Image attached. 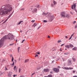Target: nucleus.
Instances as JSON below:
<instances>
[{"label":"nucleus","mask_w":77,"mask_h":77,"mask_svg":"<svg viewBox=\"0 0 77 77\" xmlns=\"http://www.w3.org/2000/svg\"><path fill=\"white\" fill-rule=\"evenodd\" d=\"M12 6L9 5H7L6 6H3L0 9V15L2 17L6 14H8V12H11L12 10Z\"/></svg>","instance_id":"1"},{"label":"nucleus","mask_w":77,"mask_h":77,"mask_svg":"<svg viewBox=\"0 0 77 77\" xmlns=\"http://www.w3.org/2000/svg\"><path fill=\"white\" fill-rule=\"evenodd\" d=\"M6 39H8L10 40L14 39V36L11 33H9L8 35L4 36L0 40V48H2L3 46L4 43V41Z\"/></svg>","instance_id":"2"},{"label":"nucleus","mask_w":77,"mask_h":77,"mask_svg":"<svg viewBox=\"0 0 77 77\" xmlns=\"http://www.w3.org/2000/svg\"><path fill=\"white\" fill-rule=\"evenodd\" d=\"M76 4H74V3H73V5H72L71 6V8L72 9H74L75 11L77 12V11H76V9H75V7H76Z\"/></svg>","instance_id":"3"},{"label":"nucleus","mask_w":77,"mask_h":77,"mask_svg":"<svg viewBox=\"0 0 77 77\" xmlns=\"http://www.w3.org/2000/svg\"><path fill=\"white\" fill-rule=\"evenodd\" d=\"M61 16L63 18H65L66 17V14L65 12H62L61 13Z\"/></svg>","instance_id":"4"},{"label":"nucleus","mask_w":77,"mask_h":77,"mask_svg":"<svg viewBox=\"0 0 77 77\" xmlns=\"http://www.w3.org/2000/svg\"><path fill=\"white\" fill-rule=\"evenodd\" d=\"M53 70L54 71V72H57V73L59 72V69L58 68H54L53 69Z\"/></svg>","instance_id":"5"},{"label":"nucleus","mask_w":77,"mask_h":77,"mask_svg":"<svg viewBox=\"0 0 77 77\" xmlns=\"http://www.w3.org/2000/svg\"><path fill=\"white\" fill-rule=\"evenodd\" d=\"M54 16H51L49 20L50 21H52L53 20V19H54Z\"/></svg>","instance_id":"6"},{"label":"nucleus","mask_w":77,"mask_h":77,"mask_svg":"<svg viewBox=\"0 0 77 77\" xmlns=\"http://www.w3.org/2000/svg\"><path fill=\"white\" fill-rule=\"evenodd\" d=\"M43 71L45 72H49L50 70L48 69H45L43 70Z\"/></svg>","instance_id":"7"},{"label":"nucleus","mask_w":77,"mask_h":77,"mask_svg":"<svg viewBox=\"0 0 77 77\" xmlns=\"http://www.w3.org/2000/svg\"><path fill=\"white\" fill-rule=\"evenodd\" d=\"M71 64H72V63L71 62V60H69L68 65V66H69V65H71Z\"/></svg>","instance_id":"8"},{"label":"nucleus","mask_w":77,"mask_h":77,"mask_svg":"<svg viewBox=\"0 0 77 77\" xmlns=\"http://www.w3.org/2000/svg\"><path fill=\"white\" fill-rule=\"evenodd\" d=\"M29 61V59H26L25 60V63H26L27 62H28Z\"/></svg>","instance_id":"9"},{"label":"nucleus","mask_w":77,"mask_h":77,"mask_svg":"<svg viewBox=\"0 0 77 77\" xmlns=\"http://www.w3.org/2000/svg\"><path fill=\"white\" fill-rule=\"evenodd\" d=\"M11 75H12V72H10L8 75V77H11Z\"/></svg>","instance_id":"10"},{"label":"nucleus","mask_w":77,"mask_h":77,"mask_svg":"<svg viewBox=\"0 0 77 77\" xmlns=\"http://www.w3.org/2000/svg\"><path fill=\"white\" fill-rule=\"evenodd\" d=\"M22 22H23V21H21L19 22L17 24V25H19V24H20Z\"/></svg>","instance_id":"11"},{"label":"nucleus","mask_w":77,"mask_h":77,"mask_svg":"<svg viewBox=\"0 0 77 77\" xmlns=\"http://www.w3.org/2000/svg\"><path fill=\"white\" fill-rule=\"evenodd\" d=\"M69 46L70 47V48H72L74 47V46H73V45H72L71 44H70L69 45Z\"/></svg>","instance_id":"12"},{"label":"nucleus","mask_w":77,"mask_h":77,"mask_svg":"<svg viewBox=\"0 0 77 77\" xmlns=\"http://www.w3.org/2000/svg\"><path fill=\"white\" fill-rule=\"evenodd\" d=\"M65 47H66V48H69V46L68 45H66L65 46Z\"/></svg>","instance_id":"13"},{"label":"nucleus","mask_w":77,"mask_h":77,"mask_svg":"<svg viewBox=\"0 0 77 77\" xmlns=\"http://www.w3.org/2000/svg\"><path fill=\"white\" fill-rule=\"evenodd\" d=\"M69 17H70V15H69L66 14V18H68Z\"/></svg>","instance_id":"14"},{"label":"nucleus","mask_w":77,"mask_h":77,"mask_svg":"<svg viewBox=\"0 0 77 77\" xmlns=\"http://www.w3.org/2000/svg\"><path fill=\"white\" fill-rule=\"evenodd\" d=\"M74 33L73 34H72L71 36L69 38V40H70V39H71L72 38V36H73V35H74Z\"/></svg>","instance_id":"15"},{"label":"nucleus","mask_w":77,"mask_h":77,"mask_svg":"<svg viewBox=\"0 0 77 77\" xmlns=\"http://www.w3.org/2000/svg\"><path fill=\"white\" fill-rule=\"evenodd\" d=\"M48 14V13H43V15H46Z\"/></svg>","instance_id":"16"},{"label":"nucleus","mask_w":77,"mask_h":77,"mask_svg":"<svg viewBox=\"0 0 77 77\" xmlns=\"http://www.w3.org/2000/svg\"><path fill=\"white\" fill-rule=\"evenodd\" d=\"M72 50H77V48L74 47V48H72Z\"/></svg>","instance_id":"17"},{"label":"nucleus","mask_w":77,"mask_h":77,"mask_svg":"<svg viewBox=\"0 0 77 77\" xmlns=\"http://www.w3.org/2000/svg\"><path fill=\"white\" fill-rule=\"evenodd\" d=\"M36 23H35L34 24V25L32 26L33 27V26H34V27H35V26H37V24H36Z\"/></svg>","instance_id":"18"},{"label":"nucleus","mask_w":77,"mask_h":77,"mask_svg":"<svg viewBox=\"0 0 77 77\" xmlns=\"http://www.w3.org/2000/svg\"><path fill=\"white\" fill-rule=\"evenodd\" d=\"M53 3H54V5H56V4H57V3L56 2L54 1Z\"/></svg>","instance_id":"19"},{"label":"nucleus","mask_w":77,"mask_h":77,"mask_svg":"<svg viewBox=\"0 0 77 77\" xmlns=\"http://www.w3.org/2000/svg\"><path fill=\"white\" fill-rule=\"evenodd\" d=\"M63 69H69V68H68V67H64Z\"/></svg>","instance_id":"20"},{"label":"nucleus","mask_w":77,"mask_h":77,"mask_svg":"<svg viewBox=\"0 0 77 77\" xmlns=\"http://www.w3.org/2000/svg\"><path fill=\"white\" fill-rule=\"evenodd\" d=\"M11 16H12V14H11L10 15H9V16L7 18L8 19H9V18H10V17H11Z\"/></svg>","instance_id":"21"},{"label":"nucleus","mask_w":77,"mask_h":77,"mask_svg":"<svg viewBox=\"0 0 77 77\" xmlns=\"http://www.w3.org/2000/svg\"><path fill=\"white\" fill-rule=\"evenodd\" d=\"M16 68H17V66H15L14 67V71L16 69Z\"/></svg>","instance_id":"22"},{"label":"nucleus","mask_w":77,"mask_h":77,"mask_svg":"<svg viewBox=\"0 0 77 77\" xmlns=\"http://www.w3.org/2000/svg\"><path fill=\"white\" fill-rule=\"evenodd\" d=\"M8 18H7V19H6V20L5 21L3 22V23H6V21H8Z\"/></svg>","instance_id":"23"},{"label":"nucleus","mask_w":77,"mask_h":77,"mask_svg":"<svg viewBox=\"0 0 77 77\" xmlns=\"http://www.w3.org/2000/svg\"><path fill=\"white\" fill-rule=\"evenodd\" d=\"M52 75H48V77H52Z\"/></svg>","instance_id":"24"},{"label":"nucleus","mask_w":77,"mask_h":77,"mask_svg":"<svg viewBox=\"0 0 77 77\" xmlns=\"http://www.w3.org/2000/svg\"><path fill=\"white\" fill-rule=\"evenodd\" d=\"M37 11V9L35 8L34 9V12H36V11Z\"/></svg>","instance_id":"25"},{"label":"nucleus","mask_w":77,"mask_h":77,"mask_svg":"<svg viewBox=\"0 0 77 77\" xmlns=\"http://www.w3.org/2000/svg\"><path fill=\"white\" fill-rule=\"evenodd\" d=\"M58 43H59L60 42H61V40H59L57 41Z\"/></svg>","instance_id":"26"},{"label":"nucleus","mask_w":77,"mask_h":77,"mask_svg":"<svg viewBox=\"0 0 77 77\" xmlns=\"http://www.w3.org/2000/svg\"><path fill=\"white\" fill-rule=\"evenodd\" d=\"M72 59L73 61H74V62H75V59L72 58Z\"/></svg>","instance_id":"27"},{"label":"nucleus","mask_w":77,"mask_h":77,"mask_svg":"<svg viewBox=\"0 0 77 77\" xmlns=\"http://www.w3.org/2000/svg\"><path fill=\"white\" fill-rule=\"evenodd\" d=\"M20 47H19L18 48V52L19 53V51L20 50Z\"/></svg>","instance_id":"28"},{"label":"nucleus","mask_w":77,"mask_h":77,"mask_svg":"<svg viewBox=\"0 0 77 77\" xmlns=\"http://www.w3.org/2000/svg\"><path fill=\"white\" fill-rule=\"evenodd\" d=\"M12 57V59L11 61L12 62H13V60H14V57Z\"/></svg>","instance_id":"29"},{"label":"nucleus","mask_w":77,"mask_h":77,"mask_svg":"<svg viewBox=\"0 0 77 77\" xmlns=\"http://www.w3.org/2000/svg\"><path fill=\"white\" fill-rule=\"evenodd\" d=\"M36 54H39V52H36Z\"/></svg>","instance_id":"30"},{"label":"nucleus","mask_w":77,"mask_h":77,"mask_svg":"<svg viewBox=\"0 0 77 77\" xmlns=\"http://www.w3.org/2000/svg\"><path fill=\"white\" fill-rule=\"evenodd\" d=\"M37 70H39V69H41V67L37 68Z\"/></svg>","instance_id":"31"},{"label":"nucleus","mask_w":77,"mask_h":77,"mask_svg":"<svg viewBox=\"0 0 77 77\" xmlns=\"http://www.w3.org/2000/svg\"><path fill=\"white\" fill-rule=\"evenodd\" d=\"M43 22H44V23H47V21L46 20H43Z\"/></svg>","instance_id":"32"},{"label":"nucleus","mask_w":77,"mask_h":77,"mask_svg":"<svg viewBox=\"0 0 77 77\" xmlns=\"http://www.w3.org/2000/svg\"><path fill=\"white\" fill-rule=\"evenodd\" d=\"M35 57H38V55L37 54H35Z\"/></svg>","instance_id":"33"},{"label":"nucleus","mask_w":77,"mask_h":77,"mask_svg":"<svg viewBox=\"0 0 77 77\" xmlns=\"http://www.w3.org/2000/svg\"><path fill=\"white\" fill-rule=\"evenodd\" d=\"M73 69V68H69V69Z\"/></svg>","instance_id":"34"},{"label":"nucleus","mask_w":77,"mask_h":77,"mask_svg":"<svg viewBox=\"0 0 77 77\" xmlns=\"http://www.w3.org/2000/svg\"><path fill=\"white\" fill-rule=\"evenodd\" d=\"M35 21V20H32V21H31V22L32 23H34Z\"/></svg>","instance_id":"35"},{"label":"nucleus","mask_w":77,"mask_h":77,"mask_svg":"<svg viewBox=\"0 0 77 77\" xmlns=\"http://www.w3.org/2000/svg\"><path fill=\"white\" fill-rule=\"evenodd\" d=\"M20 71H21V69L20 68H19V72H20Z\"/></svg>","instance_id":"36"},{"label":"nucleus","mask_w":77,"mask_h":77,"mask_svg":"<svg viewBox=\"0 0 77 77\" xmlns=\"http://www.w3.org/2000/svg\"><path fill=\"white\" fill-rule=\"evenodd\" d=\"M51 6H52V7H53V6H54V5L52 4H51Z\"/></svg>","instance_id":"37"},{"label":"nucleus","mask_w":77,"mask_h":77,"mask_svg":"<svg viewBox=\"0 0 77 77\" xmlns=\"http://www.w3.org/2000/svg\"><path fill=\"white\" fill-rule=\"evenodd\" d=\"M77 25H76L75 27V29H76V28H77Z\"/></svg>","instance_id":"38"},{"label":"nucleus","mask_w":77,"mask_h":77,"mask_svg":"<svg viewBox=\"0 0 77 77\" xmlns=\"http://www.w3.org/2000/svg\"><path fill=\"white\" fill-rule=\"evenodd\" d=\"M75 23H76V21H74L73 22V24H75Z\"/></svg>","instance_id":"39"},{"label":"nucleus","mask_w":77,"mask_h":77,"mask_svg":"<svg viewBox=\"0 0 77 77\" xmlns=\"http://www.w3.org/2000/svg\"><path fill=\"white\" fill-rule=\"evenodd\" d=\"M21 11H24V8H22L20 9Z\"/></svg>","instance_id":"40"},{"label":"nucleus","mask_w":77,"mask_h":77,"mask_svg":"<svg viewBox=\"0 0 77 77\" xmlns=\"http://www.w3.org/2000/svg\"><path fill=\"white\" fill-rule=\"evenodd\" d=\"M60 51H62V48H60Z\"/></svg>","instance_id":"41"},{"label":"nucleus","mask_w":77,"mask_h":77,"mask_svg":"<svg viewBox=\"0 0 77 77\" xmlns=\"http://www.w3.org/2000/svg\"><path fill=\"white\" fill-rule=\"evenodd\" d=\"M14 12V10H13V12H12V13H11V15H12V14H13Z\"/></svg>","instance_id":"42"},{"label":"nucleus","mask_w":77,"mask_h":77,"mask_svg":"<svg viewBox=\"0 0 77 77\" xmlns=\"http://www.w3.org/2000/svg\"><path fill=\"white\" fill-rule=\"evenodd\" d=\"M25 41V40H23L22 42V43H23V42H24V41Z\"/></svg>","instance_id":"43"},{"label":"nucleus","mask_w":77,"mask_h":77,"mask_svg":"<svg viewBox=\"0 0 77 77\" xmlns=\"http://www.w3.org/2000/svg\"><path fill=\"white\" fill-rule=\"evenodd\" d=\"M64 54L67 55V54H68V53H64Z\"/></svg>","instance_id":"44"},{"label":"nucleus","mask_w":77,"mask_h":77,"mask_svg":"<svg viewBox=\"0 0 77 77\" xmlns=\"http://www.w3.org/2000/svg\"><path fill=\"white\" fill-rule=\"evenodd\" d=\"M14 65V61L13 62V63H12V66H13Z\"/></svg>","instance_id":"45"},{"label":"nucleus","mask_w":77,"mask_h":77,"mask_svg":"<svg viewBox=\"0 0 77 77\" xmlns=\"http://www.w3.org/2000/svg\"><path fill=\"white\" fill-rule=\"evenodd\" d=\"M15 76H17V75H13V77H15Z\"/></svg>","instance_id":"46"},{"label":"nucleus","mask_w":77,"mask_h":77,"mask_svg":"<svg viewBox=\"0 0 77 77\" xmlns=\"http://www.w3.org/2000/svg\"><path fill=\"white\" fill-rule=\"evenodd\" d=\"M65 45V44H62V45H61V46H63V45Z\"/></svg>","instance_id":"47"},{"label":"nucleus","mask_w":77,"mask_h":77,"mask_svg":"<svg viewBox=\"0 0 77 77\" xmlns=\"http://www.w3.org/2000/svg\"><path fill=\"white\" fill-rule=\"evenodd\" d=\"M5 70H8V69H7V68H6V67L5 66Z\"/></svg>","instance_id":"48"},{"label":"nucleus","mask_w":77,"mask_h":77,"mask_svg":"<svg viewBox=\"0 0 77 77\" xmlns=\"http://www.w3.org/2000/svg\"><path fill=\"white\" fill-rule=\"evenodd\" d=\"M5 61V59H3L2 62H3Z\"/></svg>","instance_id":"49"},{"label":"nucleus","mask_w":77,"mask_h":77,"mask_svg":"<svg viewBox=\"0 0 77 77\" xmlns=\"http://www.w3.org/2000/svg\"><path fill=\"white\" fill-rule=\"evenodd\" d=\"M57 68H60V66H58L57 67Z\"/></svg>","instance_id":"50"},{"label":"nucleus","mask_w":77,"mask_h":77,"mask_svg":"<svg viewBox=\"0 0 77 77\" xmlns=\"http://www.w3.org/2000/svg\"><path fill=\"white\" fill-rule=\"evenodd\" d=\"M35 74V73H32V75H34V74Z\"/></svg>","instance_id":"51"},{"label":"nucleus","mask_w":77,"mask_h":77,"mask_svg":"<svg viewBox=\"0 0 77 77\" xmlns=\"http://www.w3.org/2000/svg\"><path fill=\"white\" fill-rule=\"evenodd\" d=\"M40 27H41V26H39L38 28V29H39V28H40Z\"/></svg>","instance_id":"52"},{"label":"nucleus","mask_w":77,"mask_h":77,"mask_svg":"<svg viewBox=\"0 0 77 77\" xmlns=\"http://www.w3.org/2000/svg\"><path fill=\"white\" fill-rule=\"evenodd\" d=\"M65 38H68V37H67V36H65Z\"/></svg>","instance_id":"53"},{"label":"nucleus","mask_w":77,"mask_h":77,"mask_svg":"<svg viewBox=\"0 0 77 77\" xmlns=\"http://www.w3.org/2000/svg\"><path fill=\"white\" fill-rule=\"evenodd\" d=\"M13 45V44H10L9 45L10 46V45Z\"/></svg>","instance_id":"54"},{"label":"nucleus","mask_w":77,"mask_h":77,"mask_svg":"<svg viewBox=\"0 0 77 77\" xmlns=\"http://www.w3.org/2000/svg\"><path fill=\"white\" fill-rule=\"evenodd\" d=\"M75 72V71H73V73H74Z\"/></svg>","instance_id":"55"},{"label":"nucleus","mask_w":77,"mask_h":77,"mask_svg":"<svg viewBox=\"0 0 77 77\" xmlns=\"http://www.w3.org/2000/svg\"><path fill=\"white\" fill-rule=\"evenodd\" d=\"M50 73H51V74H52L53 73V72H50Z\"/></svg>","instance_id":"56"},{"label":"nucleus","mask_w":77,"mask_h":77,"mask_svg":"<svg viewBox=\"0 0 77 77\" xmlns=\"http://www.w3.org/2000/svg\"><path fill=\"white\" fill-rule=\"evenodd\" d=\"M48 38H50V36H48Z\"/></svg>","instance_id":"57"},{"label":"nucleus","mask_w":77,"mask_h":77,"mask_svg":"<svg viewBox=\"0 0 77 77\" xmlns=\"http://www.w3.org/2000/svg\"><path fill=\"white\" fill-rule=\"evenodd\" d=\"M14 61H15V62H17V61L15 60H14Z\"/></svg>","instance_id":"58"},{"label":"nucleus","mask_w":77,"mask_h":77,"mask_svg":"<svg viewBox=\"0 0 77 77\" xmlns=\"http://www.w3.org/2000/svg\"><path fill=\"white\" fill-rule=\"evenodd\" d=\"M70 13H71V14H72V15L73 14H72V12H70Z\"/></svg>","instance_id":"59"},{"label":"nucleus","mask_w":77,"mask_h":77,"mask_svg":"<svg viewBox=\"0 0 77 77\" xmlns=\"http://www.w3.org/2000/svg\"><path fill=\"white\" fill-rule=\"evenodd\" d=\"M73 77H77V76H73Z\"/></svg>","instance_id":"60"},{"label":"nucleus","mask_w":77,"mask_h":77,"mask_svg":"<svg viewBox=\"0 0 77 77\" xmlns=\"http://www.w3.org/2000/svg\"><path fill=\"white\" fill-rule=\"evenodd\" d=\"M20 77H24V76H20Z\"/></svg>","instance_id":"61"},{"label":"nucleus","mask_w":77,"mask_h":77,"mask_svg":"<svg viewBox=\"0 0 77 77\" xmlns=\"http://www.w3.org/2000/svg\"><path fill=\"white\" fill-rule=\"evenodd\" d=\"M54 62V60H53L52 61V63H53Z\"/></svg>","instance_id":"62"},{"label":"nucleus","mask_w":77,"mask_h":77,"mask_svg":"<svg viewBox=\"0 0 77 77\" xmlns=\"http://www.w3.org/2000/svg\"><path fill=\"white\" fill-rule=\"evenodd\" d=\"M17 39H16V42H17Z\"/></svg>","instance_id":"63"},{"label":"nucleus","mask_w":77,"mask_h":77,"mask_svg":"<svg viewBox=\"0 0 77 77\" xmlns=\"http://www.w3.org/2000/svg\"><path fill=\"white\" fill-rule=\"evenodd\" d=\"M44 77H48V76H45Z\"/></svg>","instance_id":"64"}]
</instances>
